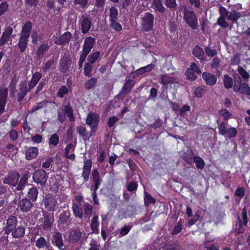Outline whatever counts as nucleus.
<instances>
[{
    "mask_svg": "<svg viewBox=\"0 0 250 250\" xmlns=\"http://www.w3.org/2000/svg\"><path fill=\"white\" fill-rule=\"evenodd\" d=\"M219 132L221 135H225L227 133L228 129L226 128V123L225 122L218 124Z\"/></svg>",
    "mask_w": 250,
    "mask_h": 250,
    "instance_id": "obj_54",
    "label": "nucleus"
},
{
    "mask_svg": "<svg viewBox=\"0 0 250 250\" xmlns=\"http://www.w3.org/2000/svg\"><path fill=\"white\" fill-rule=\"evenodd\" d=\"M184 19L187 23L192 29L196 30L198 28L197 18L194 12L188 10L187 8L184 9Z\"/></svg>",
    "mask_w": 250,
    "mask_h": 250,
    "instance_id": "obj_1",
    "label": "nucleus"
},
{
    "mask_svg": "<svg viewBox=\"0 0 250 250\" xmlns=\"http://www.w3.org/2000/svg\"><path fill=\"white\" fill-rule=\"evenodd\" d=\"M28 38L29 37H28L21 35L18 43V46L21 52H24L25 51L27 47Z\"/></svg>",
    "mask_w": 250,
    "mask_h": 250,
    "instance_id": "obj_32",
    "label": "nucleus"
},
{
    "mask_svg": "<svg viewBox=\"0 0 250 250\" xmlns=\"http://www.w3.org/2000/svg\"><path fill=\"white\" fill-rule=\"evenodd\" d=\"M57 203L56 197L50 194L46 195L42 201L45 209L49 211H54L56 210Z\"/></svg>",
    "mask_w": 250,
    "mask_h": 250,
    "instance_id": "obj_4",
    "label": "nucleus"
},
{
    "mask_svg": "<svg viewBox=\"0 0 250 250\" xmlns=\"http://www.w3.org/2000/svg\"><path fill=\"white\" fill-rule=\"evenodd\" d=\"M70 211L69 210H64L60 214L58 222L61 224H65L68 226L70 225Z\"/></svg>",
    "mask_w": 250,
    "mask_h": 250,
    "instance_id": "obj_22",
    "label": "nucleus"
},
{
    "mask_svg": "<svg viewBox=\"0 0 250 250\" xmlns=\"http://www.w3.org/2000/svg\"><path fill=\"white\" fill-rule=\"evenodd\" d=\"M240 92L241 94H245L248 96H250V88L248 86V84H247L246 83H242Z\"/></svg>",
    "mask_w": 250,
    "mask_h": 250,
    "instance_id": "obj_48",
    "label": "nucleus"
},
{
    "mask_svg": "<svg viewBox=\"0 0 250 250\" xmlns=\"http://www.w3.org/2000/svg\"><path fill=\"white\" fill-rule=\"evenodd\" d=\"M32 28V23L30 21H27L23 26L21 35L29 37Z\"/></svg>",
    "mask_w": 250,
    "mask_h": 250,
    "instance_id": "obj_33",
    "label": "nucleus"
},
{
    "mask_svg": "<svg viewBox=\"0 0 250 250\" xmlns=\"http://www.w3.org/2000/svg\"><path fill=\"white\" fill-rule=\"evenodd\" d=\"M52 244L57 246L60 250H63V242L62 234L59 232H56L53 235Z\"/></svg>",
    "mask_w": 250,
    "mask_h": 250,
    "instance_id": "obj_20",
    "label": "nucleus"
},
{
    "mask_svg": "<svg viewBox=\"0 0 250 250\" xmlns=\"http://www.w3.org/2000/svg\"><path fill=\"white\" fill-rule=\"evenodd\" d=\"M116 21L117 20L110 21V26L117 31H120L122 30V27L119 23L116 22Z\"/></svg>",
    "mask_w": 250,
    "mask_h": 250,
    "instance_id": "obj_55",
    "label": "nucleus"
},
{
    "mask_svg": "<svg viewBox=\"0 0 250 250\" xmlns=\"http://www.w3.org/2000/svg\"><path fill=\"white\" fill-rule=\"evenodd\" d=\"M152 4L155 11H157L161 14H164L167 12V9L164 6L161 0H153Z\"/></svg>",
    "mask_w": 250,
    "mask_h": 250,
    "instance_id": "obj_28",
    "label": "nucleus"
},
{
    "mask_svg": "<svg viewBox=\"0 0 250 250\" xmlns=\"http://www.w3.org/2000/svg\"><path fill=\"white\" fill-rule=\"evenodd\" d=\"M100 56V52L97 51L89 55L87 58L88 63L93 64L98 59Z\"/></svg>",
    "mask_w": 250,
    "mask_h": 250,
    "instance_id": "obj_46",
    "label": "nucleus"
},
{
    "mask_svg": "<svg viewBox=\"0 0 250 250\" xmlns=\"http://www.w3.org/2000/svg\"><path fill=\"white\" fill-rule=\"evenodd\" d=\"M70 62L69 61H65L61 64L60 71L62 73H66L70 67Z\"/></svg>",
    "mask_w": 250,
    "mask_h": 250,
    "instance_id": "obj_51",
    "label": "nucleus"
},
{
    "mask_svg": "<svg viewBox=\"0 0 250 250\" xmlns=\"http://www.w3.org/2000/svg\"><path fill=\"white\" fill-rule=\"evenodd\" d=\"M95 44V39L92 37H88L85 39L81 53L87 55L91 51Z\"/></svg>",
    "mask_w": 250,
    "mask_h": 250,
    "instance_id": "obj_11",
    "label": "nucleus"
},
{
    "mask_svg": "<svg viewBox=\"0 0 250 250\" xmlns=\"http://www.w3.org/2000/svg\"><path fill=\"white\" fill-rule=\"evenodd\" d=\"M238 72L244 79L248 80L250 78L249 74L242 66H238Z\"/></svg>",
    "mask_w": 250,
    "mask_h": 250,
    "instance_id": "obj_53",
    "label": "nucleus"
},
{
    "mask_svg": "<svg viewBox=\"0 0 250 250\" xmlns=\"http://www.w3.org/2000/svg\"><path fill=\"white\" fill-rule=\"evenodd\" d=\"M47 245V243L45 238L42 237H40L36 241V246L39 249H42L44 247H46Z\"/></svg>",
    "mask_w": 250,
    "mask_h": 250,
    "instance_id": "obj_40",
    "label": "nucleus"
},
{
    "mask_svg": "<svg viewBox=\"0 0 250 250\" xmlns=\"http://www.w3.org/2000/svg\"><path fill=\"white\" fill-rule=\"evenodd\" d=\"M92 177L93 179V182L94 184V187L93 188V193L92 194V197L93 202L95 204L98 205L99 202L98 199L97 198V194L96 193V190L98 189L100 181L101 180V178L99 176V173L97 169H94L92 171Z\"/></svg>",
    "mask_w": 250,
    "mask_h": 250,
    "instance_id": "obj_6",
    "label": "nucleus"
},
{
    "mask_svg": "<svg viewBox=\"0 0 250 250\" xmlns=\"http://www.w3.org/2000/svg\"><path fill=\"white\" fill-rule=\"evenodd\" d=\"M188 159L187 160L188 163H191L192 162V159L193 160V162L196 164V167L197 168L203 169L205 167V163L203 160L200 157L194 156V154L192 152H190L188 154Z\"/></svg>",
    "mask_w": 250,
    "mask_h": 250,
    "instance_id": "obj_12",
    "label": "nucleus"
},
{
    "mask_svg": "<svg viewBox=\"0 0 250 250\" xmlns=\"http://www.w3.org/2000/svg\"><path fill=\"white\" fill-rule=\"evenodd\" d=\"M8 90L7 88L0 89V115L5 112Z\"/></svg>",
    "mask_w": 250,
    "mask_h": 250,
    "instance_id": "obj_16",
    "label": "nucleus"
},
{
    "mask_svg": "<svg viewBox=\"0 0 250 250\" xmlns=\"http://www.w3.org/2000/svg\"><path fill=\"white\" fill-rule=\"evenodd\" d=\"M13 32V28L9 26L5 29V31L2 34L0 39V46H2L5 43H8L10 41V36Z\"/></svg>",
    "mask_w": 250,
    "mask_h": 250,
    "instance_id": "obj_19",
    "label": "nucleus"
},
{
    "mask_svg": "<svg viewBox=\"0 0 250 250\" xmlns=\"http://www.w3.org/2000/svg\"><path fill=\"white\" fill-rule=\"evenodd\" d=\"M164 2L167 7L172 10H175L177 8L176 0H165Z\"/></svg>",
    "mask_w": 250,
    "mask_h": 250,
    "instance_id": "obj_47",
    "label": "nucleus"
},
{
    "mask_svg": "<svg viewBox=\"0 0 250 250\" xmlns=\"http://www.w3.org/2000/svg\"><path fill=\"white\" fill-rule=\"evenodd\" d=\"M72 209L75 217L82 218L83 216L82 208L76 204H73Z\"/></svg>",
    "mask_w": 250,
    "mask_h": 250,
    "instance_id": "obj_37",
    "label": "nucleus"
},
{
    "mask_svg": "<svg viewBox=\"0 0 250 250\" xmlns=\"http://www.w3.org/2000/svg\"><path fill=\"white\" fill-rule=\"evenodd\" d=\"M192 54L195 57L201 61H205L206 60L204 51L199 45H197L195 46L192 50Z\"/></svg>",
    "mask_w": 250,
    "mask_h": 250,
    "instance_id": "obj_26",
    "label": "nucleus"
},
{
    "mask_svg": "<svg viewBox=\"0 0 250 250\" xmlns=\"http://www.w3.org/2000/svg\"><path fill=\"white\" fill-rule=\"evenodd\" d=\"M219 12L220 16L217 19V23L222 28H226L229 26L226 20L228 14L227 10L225 7L220 6L219 8Z\"/></svg>",
    "mask_w": 250,
    "mask_h": 250,
    "instance_id": "obj_8",
    "label": "nucleus"
},
{
    "mask_svg": "<svg viewBox=\"0 0 250 250\" xmlns=\"http://www.w3.org/2000/svg\"><path fill=\"white\" fill-rule=\"evenodd\" d=\"M47 179V174L46 171L42 169L37 170L33 175L34 182L41 187L45 185Z\"/></svg>",
    "mask_w": 250,
    "mask_h": 250,
    "instance_id": "obj_2",
    "label": "nucleus"
},
{
    "mask_svg": "<svg viewBox=\"0 0 250 250\" xmlns=\"http://www.w3.org/2000/svg\"><path fill=\"white\" fill-rule=\"evenodd\" d=\"M245 193V190L244 188L240 187L237 188L235 191V195L241 198L244 196Z\"/></svg>",
    "mask_w": 250,
    "mask_h": 250,
    "instance_id": "obj_64",
    "label": "nucleus"
},
{
    "mask_svg": "<svg viewBox=\"0 0 250 250\" xmlns=\"http://www.w3.org/2000/svg\"><path fill=\"white\" fill-rule=\"evenodd\" d=\"M49 46L47 44H42L40 46L36 52L37 55L39 58L43 57L44 54L48 50Z\"/></svg>",
    "mask_w": 250,
    "mask_h": 250,
    "instance_id": "obj_39",
    "label": "nucleus"
},
{
    "mask_svg": "<svg viewBox=\"0 0 250 250\" xmlns=\"http://www.w3.org/2000/svg\"><path fill=\"white\" fill-rule=\"evenodd\" d=\"M39 150L37 147H29L25 151L26 158L29 160L35 158L37 156Z\"/></svg>",
    "mask_w": 250,
    "mask_h": 250,
    "instance_id": "obj_27",
    "label": "nucleus"
},
{
    "mask_svg": "<svg viewBox=\"0 0 250 250\" xmlns=\"http://www.w3.org/2000/svg\"><path fill=\"white\" fill-rule=\"evenodd\" d=\"M141 20L142 28L144 31H148L152 29L153 26L154 17L151 13H146Z\"/></svg>",
    "mask_w": 250,
    "mask_h": 250,
    "instance_id": "obj_5",
    "label": "nucleus"
},
{
    "mask_svg": "<svg viewBox=\"0 0 250 250\" xmlns=\"http://www.w3.org/2000/svg\"><path fill=\"white\" fill-rule=\"evenodd\" d=\"M18 220L17 218L13 216L10 215L6 220V225L4 227L3 230L4 234H9L11 232L17 227Z\"/></svg>",
    "mask_w": 250,
    "mask_h": 250,
    "instance_id": "obj_7",
    "label": "nucleus"
},
{
    "mask_svg": "<svg viewBox=\"0 0 250 250\" xmlns=\"http://www.w3.org/2000/svg\"><path fill=\"white\" fill-rule=\"evenodd\" d=\"M175 79L168 74H163L161 77V83L164 85L174 83Z\"/></svg>",
    "mask_w": 250,
    "mask_h": 250,
    "instance_id": "obj_38",
    "label": "nucleus"
},
{
    "mask_svg": "<svg viewBox=\"0 0 250 250\" xmlns=\"http://www.w3.org/2000/svg\"><path fill=\"white\" fill-rule=\"evenodd\" d=\"M84 235L83 229H80L79 227H77L69 232L68 241L71 243H77L82 240Z\"/></svg>",
    "mask_w": 250,
    "mask_h": 250,
    "instance_id": "obj_3",
    "label": "nucleus"
},
{
    "mask_svg": "<svg viewBox=\"0 0 250 250\" xmlns=\"http://www.w3.org/2000/svg\"><path fill=\"white\" fill-rule=\"evenodd\" d=\"M48 102L46 101H43L42 102H41L38 103L37 104V105L34 106L32 109L29 111L30 113H33L40 108H42V107H45L47 105Z\"/></svg>",
    "mask_w": 250,
    "mask_h": 250,
    "instance_id": "obj_44",
    "label": "nucleus"
},
{
    "mask_svg": "<svg viewBox=\"0 0 250 250\" xmlns=\"http://www.w3.org/2000/svg\"><path fill=\"white\" fill-rule=\"evenodd\" d=\"M54 61L53 60H50L46 62L44 64V66L42 68V70L44 72H46L47 70L51 67V66L54 64Z\"/></svg>",
    "mask_w": 250,
    "mask_h": 250,
    "instance_id": "obj_62",
    "label": "nucleus"
},
{
    "mask_svg": "<svg viewBox=\"0 0 250 250\" xmlns=\"http://www.w3.org/2000/svg\"><path fill=\"white\" fill-rule=\"evenodd\" d=\"M227 133L229 138H232L237 135V131L235 128L230 127L228 129Z\"/></svg>",
    "mask_w": 250,
    "mask_h": 250,
    "instance_id": "obj_63",
    "label": "nucleus"
},
{
    "mask_svg": "<svg viewBox=\"0 0 250 250\" xmlns=\"http://www.w3.org/2000/svg\"><path fill=\"white\" fill-rule=\"evenodd\" d=\"M227 19L232 21L233 23L237 22V20L242 16L241 13L235 10H232L230 12L227 11Z\"/></svg>",
    "mask_w": 250,
    "mask_h": 250,
    "instance_id": "obj_30",
    "label": "nucleus"
},
{
    "mask_svg": "<svg viewBox=\"0 0 250 250\" xmlns=\"http://www.w3.org/2000/svg\"><path fill=\"white\" fill-rule=\"evenodd\" d=\"M72 37L70 32H66L61 35L58 41H55V43L58 45H63L67 43Z\"/></svg>",
    "mask_w": 250,
    "mask_h": 250,
    "instance_id": "obj_24",
    "label": "nucleus"
},
{
    "mask_svg": "<svg viewBox=\"0 0 250 250\" xmlns=\"http://www.w3.org/2000/svg\"><path fill=\"white\" fill-rule=\"evenodd\" d=\"M146 196L144 199L145 204L148 206L150 204L154 203L155 201V199L149 194L146 192Z\"/></svg>",
    "mask_w": 250,
    "mask_h": 250,
    "instance_id": "obj_52",
    "label": "nucleus"
},
{
    "mask_svg": "<svg viewBox=\"0 0 250 250\" xmlns=\"http://www.w3.org/2000/svg\"><path fill=\"white\" fill-rule=\"evenodd\" d=\"M20 175L16 172L10 173L2 179L3 183L12 186H16L18 182Z\"/></svg>",
    "mask_w": 250,
    "mask_h": 250,
    "instance_id": "obj_10",
    "label": "nucleus"
},
{
    "mask_svg": "<svg viewBox=\"0 0 250 250\" xmlns=\"http://www.w3.org/2000/svg\"><path fill=\"white\" fill-rule=\"evenodd\" d=\"M92 69H93V65H92V64L90 63L86 62L85 64L84 67V68H83L84 75L85 76H87V77H91V76H92L91 72H92Z\"/></svg>",
    "mask_w": 250,
    "mask_h": 250,
    "instance_id": "obj_42",
    "label": "nucleus"
},
{
    "mask_svg": "<svg viewBox=\"0 0 250 250\" xmlns=\"http://www.w3.org/2000/svg\"><path fill=\"white\" fill-rule=\"evenodd\" d=\"M238 219L239 221L238 224L239 228H236L235 231L237 233H241L244 230V229L242 226V224H243L244 226H246L248 223L247 212L245 208H244L242 210V221L241 222L240 218L239 217H238Z\"/></svg>",
    "mask_w": 250,
    "mask_h": 250,
    "instance_id": "obj_17",
    "label": "nucleus"
},
{
    "mask_svg": "<svg viewBox=\"0 0 250 250\" xmlns=\"http://www.w3.org/2000/svg\"><path fill=\"white\" fill-rule=\"evenodd\" d=\"M38 190L35 187L31 188L28 192V196L33 202H35L37 199Z\"/></svg>",
    "mask_w": 250,
    "mask_h": 250,
    "instance_id": "obj_35",
    "label": "nucleus"
},
{
    "mask_svg": "<svg viewBox=\"0 0 250 250\" xmlns=\"http://www.w3.org/2000/svg\"><path fill=\"white\" fill-rule=\"evenodd\" d=\"M28 91L26 81H21L20 84V88L17 94V101L21 102L23 98L26 96Z\"/></svg>",
    "mask_w": 250,
    "mask_h": 250,
    "instance_id": "obj_18",
    "label": "nucleus"
},
{
    "mask_svg": "<svg viewBox=\"0 0 250 250\" xmlns=\"http://www.w3.org/2000/svg\"><path fill=\"white\" fill-rule=\"evenodd\" d=\"M118 13L117 9L114 6H112L109 9V21L117 20L118 19Z\"/></svg>",
    "mask_w": 250,
    "mask_h": 250,
    "instance_id": "obj_41",
    "label": "nucleus"
},
{
    "mask_svg": "<svg viewBox=\"0 0 250 250\" xmlns=\"http://www.w3.org/2000/svg\"><path fill=\"white\" fill-rule=\"evenodd\" d=\"M84 211L85 215H90L93 211L92 206L89 204H85L84 206Z\"/></svg>",
    "mask_w": 250,
    "mask_h": 250,
    "instance_id": "obj_60",
    "label": "nucleus"
},
{
    "mask_svg": "<svg viewBox=\"0 0 250 250\" xmlns=\"http://www.w3.org/2000/svg\"><path fill=\"white\" fill-rule=\"evenodd\" d=\"M99 223L98 221V217L97 215H95L92 218L91 223L90 224L91 229L93 233L98 234L99 233Z\"/></svg>",
    "mask_w": 250,
    "mask_h": 250,
    "instance_id": "obj_34",
    "label": "nucleus"
},
{
    "mask_svg": "<svg viewBox=\"0 0 250 250\" xmlns=\"http://www.w3.org/2000/svg\"><path fill=\"white\" fill-rule=\"evenodd\" d=\"M233 79L230 77L228 75H225L224 83V86L226 88L229 89L231 88L233 85Z\"/></svg>",
    "mask_w": 250,
    "mask_h": 250,
    "instance_id": "obj_43",
    "label": "nucleus"
},
{
    "mask_svg": "<svg viewBox=\"0 0 250 250\" xmlns=\"http://www.w3.org/2000/svg\"><path fill=\"white\" fill-rule=\"evenodd\" d=\"M80 22L82 27V32L83 34H86L91 28L92 21L88 16H85L83 15L80 19Z\"/></svg>",
    "mask_w": 250,
    "mask_h": 250,
    "instance_id": "obj_13",
    "label": "nucleus"
},
{
    "mask_svg": "<svg viewBox=\"0 0 250 250\" xmlns=\"http://www.w3.org/2000/svg\"><path fill=\"white\" fill-rule=\"evenodd\" d=\"M68 92V89L65 86H62L59 90L57 95L59 97H63V96Z\"/></svg>",
    "mask_w": 250,
    "mask_h": 250,
    "instance_id": "obj_59",
    "label": "nucleus"
},
{
    "mask_svg": "<svg viewBox=\"0 0 250 250\" xmlns=\"http://www.w3.org/2000/svg\"><path fill=\"white\" fill-rule=\"evenodd\" d=\"M134 84V82L132 80H127L124 84L120 92V94H127L129 93L131 91Z\"/></svg>",
    "mask_w": 250,
    "mask_h": 250,
    "instance_id": "obj_29",
    "label": "nucleus"
},
{
    "mask_svg": "<svg viewBox=\"0 0 250 250\" xmlns=\"http://www.w3.org/2000/svg\"><path fill=\"white\" fill-rule=\"evenodd\" d=\"M44 220L42 222V227L43 229L47 230L50 229L54 222L53 214L48 212H43Z\"/></svg>",
    "mask_w": 250,
    "mask_h": 250,
    "instance_id": "obj_14",
    "label": "nucleus"
},
{
    "mask_svg": "<svg viewBox=\"0 0 250 250\" xmlns=\"http://www.w3.org/2000/svg\"><path fill=\"white\" fill-rule=\"evenodd\" d=\"M99 121V116L93 113H90L86 120V124L90 125L91 128V130L95 131L96 127L98 125Z\"/></svg>",
    "mask_w": 250,
    "mask_h": 250,
    "instance_id": "obj_9",
    "label": "nucleus"
},
{
    "mask_svg": "<svg viewBox=\"0 0 250 250\" xmlns=\"http://www.w3.org/2000/svg\"><path fill=\"white\" fill-rule=\"evenodd\" d=\"M97 81V79L95 77L91 78L88 80L86 81L84 84V87L85 89L89 90L94 88L96 85Z\"/></svg>",
    "mask_w": 250,
    "mask_h": 250,
    "instance_id": "obj_36",
    "label": "nucleus"
},
{
    "mask_svg": "<svg viewBox=\"0 0 250 250\" xmlns=\"http://www.w3.org/2000/svg\"><path fill=\"white\" fill-rule=\"evenodd\" d=\"M88 0H74L73 5H79L80 8H85L88 6Z\"/></svg>",
    "mask_w": 250,
    "mask_h": 250,
    "instance_id": "obj_45",
    "label": "nucleus"
},
{
    "mask_svg": "<svg viewBox=\"0 0 250 250\" xmlns=\"http://www.w3.org/2000/svg\"><path fill=\"white\" fill-rule=\"evenodd\" d=\"M91 167V160H88L84 163L82 173V176L84 179V181L85 182L87 181L88 180Z\"/></svg>",
    "mask_w": 250,
    "mask_h": 250,
    "instance_id": "obj_25",
    "label": "nucleus"
},
{
    "mask_svg": "<svg viewBox=\"0 0 250 250\" xmlns=\"http://www.w3.org/2000/svg\"><path fill=\"white\" fill-rule=\"evenodd\" d=\"M59 136L56 133L53 134L51 136L49 139V144L52 145L54 146H56L59 143Z\"/></svg>",
    "mask_w": 250,
    "mask_h": 250,
    "instance_id": "obj_50",
    "label": "nucleus"
},
{
    "mask_svg": "<svg viewBox=\"0 0 250 250\" xmlns=\"http://www.w3.org/2000/svg\"><path fill=\"white\" fill-rule=\"evenodd\" d=\"M206 91L207 90L205 87L199 86L195 89L194 94L197 97H202Z\"/></svg>",
    "mask_w": 250,
    "mask_h": 250,
    "instance_id": "obj_49",
    "label": "nucleus"
},
{
    "mask_svg": "<svg viewBox=\"0 0 250 250\" xmlns=\"http://www.w3.org/2000/svg\"><path fill=\"white\" fill-rule=\"evenodd\" d=\"M25 228L23 226L16 227L11 232V235L13 238H21L25 235Z\"/></svg>",
    "mask_w": 250,
    "mask_h": 250,
    "instance_id": "obj_23",
    "label": "nucleus"
},
{
    "mask_svg": "<svg viewBox=\"0 0 250 250\" xmlns=\"http://www.w3.org/2000/svg\"><path fill=\"white\" fill-rule=\"evenodd\" d=\"M75 144L70 143L68 144L65 148L64 156L71 160H74L75 158V154L72 153L71 155H69L70 152H73L74 150L75 147Z\"/></svg>",
    "mask_w": 250,
    "mask_h": 250,
    "instance_id": "obj_31",
    "label": "nucleus"
},
{
    "mask_svg": "<svg viewBox=\"0 0 250 250\" xmlns=\"http://www.w3.org/2000/svg\"><path fill=\"white\" fill-rule=\"evenodd\" d=\"M34 204L28 198H23L19 202V207L23 212H27L31 210Z\"/></svg>",
    "mask_w": 250,
    "mask_h": 250,
    "instance_id": "obj_15",
    "label": "nucleus"
},
{
    "mask_svg": "<svg viewBox=\"0 0 250 250\" xmlns=\"http://www.w3.org/2000/svg\"><path fill=\"white\" fill-rule=\"evenodd\" d=\"M8 4L5 1L2 2L0 4V16L4 14L7 10Z\"/></svg>",
    "mask_w": 250,
    "mask_h": 250,
    "instance_id": "obj_58",
    "label": "nucleus"
},
{
    "mask_svg": "<svg viewBox=\"0 0 250 250\" xmlns=\"http://www.w3.org/2000/svg\"><path fill=\"white\" fill-rule=\"evenodd\" d=\"M46 79H44L42 80L39 83L37 87V90L35 92V94H38L43 88V87L46 85Z\"/></svg>",
    "mask_w": 250,
    "mask_h": 250,
    "instance_id": "obj_61",
    "label": "nucleus"
},
{
    "mask_svg": "<svg viewBox=\"0 0 250 250\" xmlns=\"http://www.w3.org/2000/svg\"><path fill=\"white\" fill-rule=\"evenodd\" d=\"M207 55L210 57H212L217 54V51L215 49H212L210 46H207L205 48Z\"/></svg>",
    "mask_w": 250,
    "mask_h": 250,
    "instance_id": "obj_56",
    "label": "nucleus"
},
{
    "mask_svg": "<svg viewBox=\"0 0 250 250\" xmlns=\"http://www.w3.org/2000/svg\"><path fill=\"white\" fill-rule=\"evenodd\" d=\"M202 77L206 83L209 85L215 84L217 81L216 76L208 72H204Z\"/></svg>",
    "mask_w": 250,
    "mask_h": 250,
    "instance_id": "obj_21",
    "label": "nucleus"
},
{
    "mask_svg": "<svg viewBox=\"0 0 250 250\" xmlns=\"http://www.w3.org/2000/svg\"><path fill=\"white\" fill-rule=\"evenodd\" d=\"M186 75L189 80H194L196 79V76L192 69L188 68L186 71Z\"/></svg>",
    "mask_w": 250,
    "mask_h": 250,
    "instance_id": "obj_57",
    "label": "nucleus"
}]
</instances>
